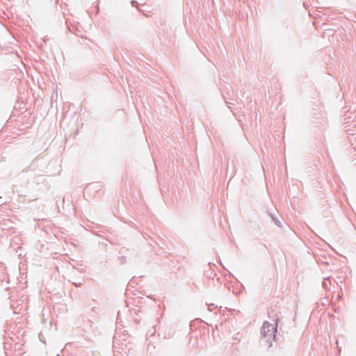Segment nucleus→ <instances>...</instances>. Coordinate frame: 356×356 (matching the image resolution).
<instances>
[{
    "mask_svg": "<svg viewBox=\"0 0 356 356\" xmlns=\"http://www.w3.org/2000/svg\"><path fill=\"white\" fill-rule=\"evenodd\" d=\"M277 332V325L270 324L265 322L261 329V334L263 336L264 342L267 346H270L273 341L275 339V333Z\"/></svg>",
    "mask_w": 356,
    "mask_h": 356,
    "instance_id": "nucleus-1",
    "label": "nucleus"
}]
</instances>
